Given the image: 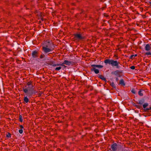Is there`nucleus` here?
Instances as JSON below:
<instances>
[{"mask_svg":"<svg viewBox=\"0 0 151 151\" xmlns=\"http://www.w3.org/2000/svg\"><path fill=\"white\" fill-rule=\"evenodd\" d=\"M104 63L107 64H109L113 66H115L116 68H120V66L119 65V62L117 60H114L112 59H107L104 61Z\"/></svg>","mask_w":151,"mask_h":151,"instance_id":"obj_1","label":"nucleus"},{"mask_svg":"<svg viewBox=\"0 0 151 151\" xmlns=\"http://www.w3.org/2000/svg\"><path fill=\"white\" fill-rule=\"evenodd\" d=\"M24 100L26 103H28L29 101V99L27 96L24 97Z\"/></svg>","mask_w":151,"mask_h":151,"instance_id":"obj_19","label":"nucleus"},{"mask_svg":"<svg viewBox=\"0 0 151 151\" xmlns=\"http://www.w3.org/2000/svg\"><path fill=\"white\" fill-rule=\"evenodd\" d=\"M74 36V38L76 40H80L83 39V37L80 34H75Z\"/></svg>","mask_w":151,"mask_h":151,"instance_id":"obj_5","label":"nucleus"},{"mask_svg":"<svg viewBox=\"0 0 151 151\" xmlns=\"http://www.w3.org/2000/svg\"><path fill=\"white\" fill-rule=\"evenodd\" d=\"M111 85L113 88H116V86L114 83L113 82H112V83H111Z\"/></svg>","mask_w":151,"mask_h":151,"instance_id":"obj_24","label":"nucleus"},{"mask_svg":"<svg viewBox=\"0 0 151 151\" xmlns=\"http://www.w3.org/2000/svg\"><path fill=\"white\" fill-rule=\"evenodd\" d=\"M23 91L24 92L26 93H27V95L28 94V93L29 91H28L27 88H25L23 89Z\"/></svg>","mask_w":151,"mask_h":151,"instance_id":"obj_22","label":"nucleus"},{"mask_svg":"<svg viewBox=\"0 0 151 151\" xmlns=\"http://www.w3.org/2000/svg\"><path fill=\"white\" fill-rule=\"evenodd\" d=\"M19 121H20L21 122H22L23 119H22V115H20L19 116Z\"/></svg>","mask_w":151,"mask_h":151,"instance_id":"obj_25","label":"nucleus"},{"mask_svg":"<svg viewBox=\"0 0 151 151\" xmlns=\"http://www.w3.org/2000/svg\"><path fill=\"white\" fill-rule=\"evenodd\" d=\"M61 68V67H56L55 68V70H60Z\"/></svg>","mask_w":151,"mask_h":151,"instance_id":"obj_27","label":"nucleus"},{"mask_svg":"<svg viewBox=\"0 0 151 151\" xmlns=\"http://www.w3.org/2000/svg\"><path fill=\"white\" fill-rule=\"evenodd\" d=\"M137 54H135V55H131L130 57V59H132V58H133V57H136L137 56Z\"/></svg>","mask_w":151,"mask_h":151,"instance_id":"obj_23","label":"nucleus"},{"mask_svg":"<svg viewBox=\"0 0 151 151\" xmlns=\"http://www.w3.org/2000/svg\"><path fill=\"white\" fill-rule=\"evenodd\" d=\"M6 137L8 138H10L11 137V134L9 133H8L6 135Z\"/></svg>","mask_w":151,"mask_h":151,"instance_id":"obj_26","label":"nucleus"},{"mask_svg":"<svg viewBox=\"0 0 151 151\" xmlns=\"http://www.w3.org/2000/svg\"><path fill=\"white\" fill-rule=\"evenodd\" d=\"M150 49L151 47L149 44H147L146 45L145 47V49L147 51H149L150 50Z\"/></svg>","mask_w":151,"mask_h":151,"instance_id":"obj_12","label":"nucleus"},{"mask_svg":"<svg viewBox=\"0 0 151 151\" xmlns=\"http://www.w3.org/2000/svg\"><path fill=\"white\" fill-rule=\"evenodd\" d=\"M143 105V107L144 109V110L145 111L146 109L147 108L146 107L148 106L149 104L147 103H145Z\"/></svg>","mask_w":151,"mask_h":151,"instance_id":"obj_14","label":"nucleus"},{"mask_svg":"<svg viewBox=\"0 0 151 151\" xmlns=\"http://www.w3.org/2000/svg\"><path fill=\"white\" fill-rule=\"evenodd\" d=\"M146 54L147 55H151V52H147L146 53Z\"/></svg>","mask_w":151,"mask_h":151,"instance_id":"obj_29","label":"nucleus"},{"mask_svg":"<svg viewBox=\"0 0 151 151\" xmlns=\"http://www.w3.org/2000/svg\"><path fill=\"white\" fill-rule=\"evenodd\" d=\"M64 64H63V63L62 64H61V65H62L63 67L64 68H65L66 67V66L64 65Z\"/></svg>","mask_w":151,"mask_h":151,"instance_id":"obj_33","label":"nucleus"},{"mask_svg":"<svg viewBox=\"0 0 151 151\" xmlns=\"http://www.w3.org/2000/svg\"><path fill=\"white\" fill-rule=\"evenodd\" d=\"M119 84L123 86H125V84L124 82V81L123 79H121L120 80Z\"/></svg>","mask_w":151,"mask_h":151,"instance_id":"obj_15","label":"nucleus"},{"mask_svg":"<svg viewBox=\"0 0 151 151\" xmlns=\"http://www.w3.org/2000/svg\"><path fill=\"white\" fill-rule=\"evenodd\" d=\"M138 104L140 105H142L145 102V99L144 98H142L138 100Z\"/></svg>","mask_w":151,"mask_h":151,"instance_id":"obj_11","label":"nucleus"},{"mask_svg":"<svg viewBox=\"0 0 151 151\" xmlns=\"http://www.w3.org/2000/svg\"><path fill=\"white\" fill-rule=\"evenodd\" d=\"M143 90H140L139 91L138 93V94L140 96H142L143 95V93H142V92L143 91Z\"/></svg>","mask_w":151,"mask_h":151,"instance_id":"obj_21","label":"nucleus"},{"mask_svg":"<svg viewBox=\"0 0 151 151\" xmlns=\"http://www.w3.org/2000/svg\"><path fill=\"white\" fill-rule=\"evenodd\" d=\"M20 127L22 129L24 128V127L22 125H20Z\"/></svg>","mask_w":151,"mask_h":151,"instance_id":"obj_35","label":"nucleus"},{"mask_svg":"<svg viewBox=\"0 0 151 151\" xmlns=\"http://www.w3.org/2000/svg\"><path fill=\"white\" fill-rule=\"evenodd\" d=\"M40 58L41 59H42L43 60H46V58H45L44 54H42L40 56Z\"/></svg>","mask_w":151,"mask_h":151,"instance_id":"obj_20","label":"nucleus"},{"mask_svg":"<svg viewBox=\"0 0 151 151\" xmlns=\"http://www.w3.org/2000/svg\"><path fill=\"white\" fill-rule=\"evenodd\" d=\"M50 65L53 67H55L56 66H59L61 65V64H53V62L50 64Z\"/></svg>","mask_w":151,"mask_h":151,"instance_id":"obj_18","label":"nucleus"},{"mask_svg":"<svg viewBox=\"0 0 151 151\" xmlns=\"http://www.w3.org/2000/svg\"><path fill=\"white\" fill-rule=\"evenodd\" d=\"M27 85L28 86H32V85H31L30 83H29V82H28V83Z\"/></svg>","mask_w":151,"mask_h":151,"instance_id":"obj_36","label":"nucleus"},{"mask_svg":"<svg viewBox=\"0 0 151 151\" xmlns=\"http://www.w3.org/2000/svg\"><path fill=\"white\" fill-rule=\"evenodd\" d=\"M51 44V43H50L49 42H47L46 43H45L44 45V46L43 47H47L50 48V45Z\"/></svg>","mask_w":151,"mask_h":151,"instance_id":"obj_13","label":"nucleus"},{"mask_svg":"<svg viewBox=\"0 0 151 151\" xmlns=\"http://www.w3.org/2000/svg\"><path fill=\"white\" fill-rule=\"evenodd\" d=\"M37 52L36 51H32V56L33 58H36L37 57Z\"/></svg>","mask_w":151,"mask_h":151,"instance_id":"obj_8","label":"nucleus"},{"mask_svg":"<svg viewBox=\"0 0 151 151\" xmlns=\"http://www.w3.org/2000/svg\"><path fill=\"white\" fill-rule=\"evenodd\" d=\"M73 62L72 61H68L67 60H64L63 63V64H65L66 65L69 66L72 64Z\"/></svg>","mask_w":151,"mask_h":151,"instance_id":"obj_7","label":"nucleus"},{"mask_svg":"<svg viewBox=\"0 0 151 151\" xmlns=\"http://www.w3.org/2000/svg\"><path fill=\"white\" fill-rule=\"evenodd\" d=\"M99 78L100 79H102L103 80H104L105 82H106V80L104 76H102L101 75H99Z\"/></svg>","mask_w":151,"mask_h":151,"instance_id":"obj_16","label":"nucleus"},{"mask_svg":"<svg viewBox=\"0 0 151 151\" xmlns=\"http://www.w3.org/2000/svg\"><path fill=\"white\" fill-rule=\"evenodd\" d=\"M91 67H94L96 68H102L103 66L102 65H97L95 64H92L91 65Z\"/></svg>","mask_w":151,"mask_h":151,"instance_id":"obj_10","label":"nucleus"},{"mask_svg":"<svg viewBox=\"0 0 151 151\" xmlns=\"http://www.w3.org/2000/svg\"><path fill=\"white\" fill-rule=\"evenodd\" d=\"M131 92L133 94H135L136 93V92H135V90H134V89H133L132 90H131Z\"/></svg>","mask_w":151,"mask_h":151,"instance_id":"obj_28","label":"nucleus"},{"mask_svg":"<svg viewBox=\"0 0 151 151\" xmlns=\"http://www.w3.org/2000/svg\"><path fill=\"white\" fill-rule=\"evenodd\" d=\"M150 109H151V107L150 108H147L146 109V110H145V111H148Z\"/></svg>","mask_w":151,"mask_h":151,"instance_id":"obj_30","label":"nucleus"},{"mask_svg":"<svg viewBox=\"0 0 151 151\" xmlns=\"http://www.w3.org/2000/svg\"><path fill=\"white\" fill-rule=\"evenodd\" d=\"M111 147L112 151H116L117 148H120V149H122V147L119 145H117L116 143L113 144L111 146Z\"/></svg>","mask_w":151,"mask_h":151,"instance_id":"obj_3","label":"nucleus"},{"mask_svg":"<svg viewBox=\"0 0 151 151\" xmlns=\"http://www.w3.org/2000/svg\"><path fill=\"white\" fill-rule=\"evenodd\" d=\"M91 70V71H94L96 74H97L99 73V70L95 68L92 67Z\"/></svg>","mask_w":151,"mask_h":151,"instance_id":"obj_9","label":"nucleus"},{"mask_svg":"<svg viewBox=\"0 0 151 151\" xmlns=\"http://www.w3.org/2000/svg\"><path fill=\"white\" fill-rule=\"evenodd\" d=\"M23 132V130L22 129H20L19 131V133H20L21 134Z\"/></svg>","mask_w":151,"mask_h":151,"instance_id":"obj_31","label":"nucleus"},{"mask_svg":"<svg viewBox=\"0 0 151 151\" xmlns=\"http://www.w3.org/2000/svg\"><path fill=\"white\" fill-rule=\"evenodd\" d=\"M42 50L45 53H47L52 51L50 48L46 47H42Z\"/></svg>","mask_w":151,"mask_h":151,"instance_id":"obj_4","label":"nucleus"},{"mask_svg":"<svg viewBox=\"0 0 151 151\" xmlns=\"http://www.w3.org/2000/svg\"><path fill=\"white\" fill-rule=\"evenodd\" d=\"M119 73H122V71L119 70H116L114 71H112L111 73V74H114L115 75L118 76L119 77H120L121 76L119 74Z\"/></svg>","mask_w":151,"mask_h":151,"instance_id":"obj_6","label":"nucleus"},{"mask_svg":"<svg viewBox=\"0 0 151 151\" xmlns=\"http://www.w3.org/2000/svg\"><path fill=\"white\" fill-rule=\"evenodd\" d=\"M29 91L27 96L28 97H30L33 94H35L36 92L34 90L33 86H30L27 88Z\"/></svg>","mask_w":151,"mask_h":151,"instance_id":"obj_2","label":"nucleus"},{"mask_svg":"<svg viewBox=\"0 0 151 151\" xmlns=\"http://www.w3.org/2000/svg\"><path fill=\"white\" fill-rule=\"evenodd\" d=\"M116 81H118L119 80L118 78H116Z\"/></svg>","mask_w":151,"mask_h":151,"instance_id":"obj_38","label":"nucleus"},{"mask_svg":"<svg viewBox=\"0 0 151 151\" xmlns=\"http://www.w3.org/2000/svg\"><path fill=\"white\" fill-rule=\"evenodd\" d=\"M41 94V93H38V95L39 96H40Z\"/></svg>","mask_w":151,"mask_h":151,"instance_id":"obj_37","label":"nucleus"},{"mask_svg":"<svg viewBox=\"0 0 151 151\" xmlns=\"http://www.w3.org/2000/svg\"><path fill=\"white\" fill-rule=\"evenodd\" d=\"M136 106L138 109L140 108V106L139 105H136Z\"/></svg>","mask_w":151,"mask_h":151,"instance_id":"obj_34","label":"nucleus"},{"mask_svg":"<svg viewBox=\"0 0 151 151\" xmlns=\"http://www.w3.org/2000/svg\"><path fill=\"white\" fill-rule=\"evenodd\" d=\"M55 47V45L53 44H52L51 43V44L50 45V48L52 50V51L54 50V47Z\"/></svg>","mask_w":151,"mask_h":151,"instance_id":"obj_17","label":"nucleus"},{"mask_svg":"<svg viewBox=\"0 0 151 151\" xmlns=\"http://www.w3.org/2000/svg\"><path fill=\"white\" fill-rule=\"evenodd\" d=\"M130 68L131 69L134 70L135 69V67L134 66H131Z\"/></svg>","mask_w":151,"mask_h":151,"instance_id":"obj_32","label":"nucleus"}]
</instances>
